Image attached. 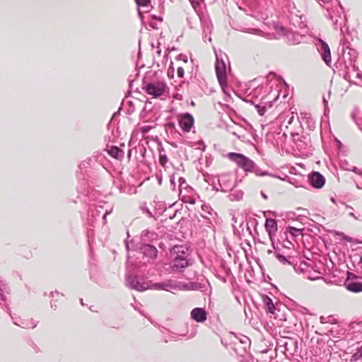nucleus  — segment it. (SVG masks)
<instances>
[{
  "label": "nucleus",
  "instance_id": "f257e3e1",
  "mask_svg": "<svg viewBox=\"0 0 362 362\" xmlns=\"http://www.w3.org/2000/svg\"><path fill=\"white\" fill-rule=\"evenodd\" d=\"M170 269L173 272H183L184 269L193 264L190 258L188 247L186 245H175L170 250Z\"/></svg>",
  "mask_w": 362,
  "mask_h": 362
},
{
  "label": "nucleus",
  "instance_id": "f03ea898",
  "mask_svg": "<svg viewBox=\"0 0 362 362\" xmlns=\"http://www.w3.org/2000/svg\"><path fill=\"white\" fill-rule=\"evenodd\" d=\"M347 55L344 54L342 58L339 60L338 64L340 71H343L344 78L350 83H355L354 78H360L361 75L358 68L356 66V52L354 49H350Z\"/></svg>",
  "mask_w": 362,
  "mask_h": 362
},
{
  "label": "nucleus",
  "instance_id": "7ed1b4c3",
  "mask_svg": "<svg viewBox=\"0 0 362 362\" xmlns=\"http://www.w3.org/2000/svg\"><path fill=\"white\" fill-rule=\"evenodd\" d=\"M227 157L247 173H252L257 176L269 175L267 171L262 170L252 160L243 154L231 152L228 153Z\"/></svg>",
  "mask_w": 362,
  "mask_h": 362
},
{
  "label": "nucleus",
  "instance_id": "20e7f679",
  "mask_svg": "<svg viewBox=\"0 0 362 362\" xmlns=\"http://www.w3.org/2000/svg\"><path fill=\"white\" fill-rule=\"evenodd\" d=\"M272 94V89L269 85L259 86L251 93L252 98L262 102V104H269V106H272V101L276 100L278 98L276 93L272 96H271Z\"/></svg>",
  "mask_w": 362,
  "mask_h": 362
},
{
  "label": "nucleus",
  "instance_id": "39448f33",
  "mask_svg": "<svg viewBox=\"0 0 362 362\" xmlns=\"http://www.w3.org/2000/svg\"><path fill=\"white\" fill-rule=\"evenodd\" d=\"M344 287L350 292L361 293L362 292V277L356 274L347 272L346 279L344 281Z\"/></svg>",
  "mask_w": 362,
  "mask_h": 362
},
{
  "label": "nucleus",
  "instance_id": "423d86ee",
  "mask_svg": "<svg viewBox=\"0 0 362 362\" xmlns=\"http://www.w3.org/2000/svg\"><path fill=\"white\" fill-rule=\"evenodd\" d=\"M168 88L164 81H155L148 83L145 87L146 93L153 98L164 95Z\"/></svg>",
  "mask_w": 362,
  "mask_h": 362
},
{
  "label": "nucleus",
  "instance_id": "0eeeda50",
  "mask_svg": "<svg viewBox=\"0 0 362 362\" xmlns=\"http://www.w3.org/2000/svg\"><path fill=\"white\" fill-rule=\"evenodd\" d=\"M218 187L216 190L222 192L231 191L235 186L236 182L234 176L231 173H223L218 177Z\"/></svg>",
  "mask_w": 362,
  "mask_h": 362
},
{
  "label": "nucleus",
  "instance_id": "6e6552de",
  "mask_svg": "<svg viewBox=\"0 0 362 362\" xmlns=\"http://www.w3.org/2000/svg\"><path fill=\"white\" fill-rule=\"evenodd\" d=\"M180 281L174 279H168L163 282L149 284L148 289L164 290L174 293L175 291H180Z\"/></svg>",
  "mask_w": 362,
  "mask_h": 362
},
{
  "label": "nucleus",
  "instance_id": "1a4fd4ad",
  "mask_svg": "<svg viewBox=\"0 0 362 362\" xmlns=\"http://www.w3.org/2000/svg\"><path fill=\"white\" fill-rule=\"evenodd\" d=\"M178 123L180 128L185 133L189 132L194 124V119L192 114L189 112L178 115Z\"/></svg>",
  "mask_w": 362,
  "mask_h": 362
},
{
  "label": "nucleus",
  "instance_id": "9d476101",
  "mask_svg": "<svg viewBox=\"0 0 362 362\" xmlns=\"http://www.w3.org/2000/svg\"><path fill=\"white\" fill-rule=\"evenodd\" d=\"M215 68L217 78L220 83V86L223 89H224V87L226 86L227 85L226 64L223 60H219V59L217 58Z\"/></svg>",
  "mask_w": 362,
  "mask_h": 362
},
{
  "label": "nucleus",
  "instance_id": "9b49d317",
  "mask_svg": "<svg viewBox=\"0 0 362 362\" xmlns=\"http://www.w3.org/2000/svg\"><path fill=\"white\" fill-rule=\"evenodd\" d=\"M202 28L203 32V40L206 42V41L211 42V37L208 36L207 34L211 33L213 25L209 16L204 14H198Z\"/></svg>",
  "mask_w": 362,
  "mask_h": 362
},
{
  "label": "nucleus",
  "instance_id": "f8f14e48",
  "mask_svg": "<svg viewBox=\"0 0 362 362\" xmlns=\"http://www.w3.org/2000/svg\"><path fill=\"white\" fill-rule=\"evenodd\" d=\"M5 308L6 310L7 313L10 315L11 317L13 323L23 329H33L35 328L37 325V322L33 320V318L28 319V320H18L16 317H14L11 315V310L10 308L6 305H5Z\"/></svg>",
  "mask_w": 362,
  "mask_h": 362
},
{
  "label": "nucleus",
  "instance_id": "ddd939ff",
  "mask_svg": "<svg viewBox=\"0 0 362 362\" xmlns=\"http://www.w3.org/2000/svg\"><path fill=\"white\" fill-rule=\"evenodd\" d=\"M316 46L322 60L326 63V64L329 65L331 63L332 58L328 45L322 40L318 39Z\"/></svg>",
  "mask_w": 362,
  "mask_h": 362
},
{
  "label": "nucleus",
  "instance_id": "4468645a",
  "mask_svg": "<svg viewBox=\"0 0 362 362\" xmlns=\"http://www.w3.org/2000/svg\"><path fill=\"white\" fill-rule=\"evenodd\" d=\"M126 285L138 291H144L148 289L149 284L146 282H139L136 277H133L129 274L126 275Z\"/></svg>",
  "mask_w": 362,
  "mask_h": 362
},
{
  "label": "nucleus",
  "instance_id": "2eb2a0df",
  "mask_svg": "<svg viewBox=\"0 0 362 362\" xmlns=\"http://www.w3.org/2000/svg\"><path fill=\"white\" fill-rule=\"evenodd\" d=\"M310 184L315 188H322L325 183V179L322 175L318 172H313L308 176Z\"/></svg>",
  "mask_w": 362,
  "mask_h": 362
},
{
  "label": "nucleus",
  "instance_id": "dca6fc26",
  "mask_svg": "<svg viewBox=\"0 0 362 362\" xmlns=\"http://www.w3.org/2000/svg\"><path fill=\"white\" fill-rule=\"evenodd\" d=\"M340 10H342V8H340ZM342 11H337L336 13H329V18L332 20L333 23V26L334 29H340L341 30V25L346 21L345 17L342 16Z\"/></svg>",
  "mask_w": 362,
  "mask_h": 362
},
{
  "label": "nucleus",
  "instance_id": "f3484780",
  "mask_svg": "<svg viewBox=\"0 0 362 362\" xmlns=\"http://www.w3.org/2000/svg\"><path fill=\"white\" fill-rule=\"evenodd\" d=\"M276 30L279 35L286 36L288 40L292 43L296 44L300 42V35L298 34L289 32L284 27L276 28Z\"/></svg>",
  "mask_w": 362,
  "mask_h": 362
},
{
  "label": "nucleus",
  "instance_id": "a211bd4d",
  "mask_svg": "<svg viewBox=\"0 0 362 362\" xmlns=\"http://www.w3.org/2000/svg\"><path fill=\"white\" fill-rule=\"evenodd\" d=\"M265 228L269 234V239L273 243V236L277 231V223L274 218H267L265 221Z\"/></svg>",
  "mask_w": 362,
  "mask_h": 362
},
{
  "label": "nucleus",
  "instance_id": "6ab92c4d",
  "mask_svg": "<svg viewBox=\"0 0 362 362\" xmlns=\"http://www.w3.org/2000/svg\"><path fill=\"white\" fill-rule=\"evenodd\" d=\"M140 250L144 256L154 259L157 257L158 250L156 247L152 245L144 244L141 246Z\"/></svg>",
  "mask_w": 362,
  "mask_h": 362
},
{
  "label": "nucleus",
  "instance_id": "aec40b11",
  "mask_svg": "<svg viewBox=\"0 0 362 362\" xmlns=\"http://www.w3.org/2000/svg\"><path fill=\"white\" fill-rule=\"evenodd\" d=\"M191 317L197 322H203L206 320V313L204 308H195L191 311Z\"/></svg>",
  "mask_w": 362,
  "mask_h": 362
},
{
  "label": "nucleus",
  "instance_id": "412c9836",
  "mask_svg": "<svg viewBox=\"0 0 362 362\" xmlns=\"http://www.w3.org/2000/svg\"><path fill=\"white\" fill-rule=\"evenodd\" d=\"M239 343L242 345V347L240 348V351L238 352V347L237 346V344H235V351L238 352V354L243 355L245 354L247 351V349L250 348V339L249 337L245 335H242L239 339Z\"/></svg>",
  "mask_w": 362,
  "mask_h": 362
},
{
  "label": "nucleus",
  "instance_id": "4be33fe9",
  "mask_svg": "<svg viewBox=\"0 0 362 362\" xmlns=\"http://www.w3.org/2000/svg\"><path fill=\"white\" fill-rule=\"evenodd\" d=\"M204 288V284L199 282L182 283L180 282V291L199 290Z\"/></svg>",
  "mask_w": 362,
  "mask_h": 362
},
{
  "label": "nucleus",
  "instance_id": "5701e85b",
  "mask_svg": "<svg viewBox=\"0 0 362 362\" xmlns=\"http://www.w3.org/2000/svg\"><path fill=\"white\" fill-rule=\"evenodd\" d=\"M96 163L95 156H93L90 158H87L83 161H81L79 164V168L81 170H86L87 168L93 167Z\"/></svg>",
  "mask_w": 362,
  "mask_h": 362
},
{
  "label": "nucleus",
  "instance_id": "b1692460",
  "mask_svg": "<svg viewBox=\"0 0 362 362\" xmlns=\"http://www.w3.org/2000/svg\"><path fill=\"white\" fill-rule=\"evenodd\" d=\"M107 152L109 155L117 159H121L124 157V151L121 148L115 146H111L107 150Z\"/></svg>",
  "mask_w": 362,
  "mask_h": 362
},
{
  "label": "nucleus",
  "instance_id": "393cba45",
  "mask_svg": "<svg viewBox=\"0 0 362 362\" xmlns=\"http://www.w3.org/2000/svg\"><path fill=\"white\" fill-rule=\"evenodd\" d=\"M263 303H264L266 310L268 313L274 314V310H275V307L273 303L272 299L267 296H264L263 297Z\"/></svg>",
  "mask_w": 362,
  "mask_h": 362
},
{
  "label": "nucleus",
  "instance_id": "a878e982",
  "mask_svg": "<svg viewBox=\"0 0 362 362\" xmlns=\"http://www.w3.org/2000/svg\"><path fill=\"white\" fill-rule=\"evenodd\" d=\"M243 197V192L241 190H235L228 194L230 201H239Z\"/></svg>",
  "mask_w": 362,
  "mask_h": 362
},
{
  "label": "nucleus",
  "instance_id": "bb28decb",
  "mask_svg": "<svg viewBox=\"0 0 362 362\" xmlns=\"http://www.w3.org/2000/svg\"><path fill=\"white\" fill-rule=\"evenodd\" d=\"M157 237V234L153 231L144 230L141 234V238L143 240H147L150 239H155Z\"/></svg>",
  "mask_w": 362,
  "mask_h": 362
},
{
  "label": "nucleus",
  "instance_id": "cd10ccee",
  "mask_svg": "<svg viewBox=\"0 0 362 362\" xmlns=\"http://www.w3.org/2000/svg\"><path fill=\"white\" fill-rule=\"evenodd\" d=\"M10 291H11V290H10V287L8 286V285L7 284L3 283L1 281V301H6V298L5 297V296L4 295L3 293L9 294Z\"/></svg>",
  "mask_w": 362,
  "mask_h": 362
},
{
  "label": "nucleus",
  "instance_id": "c85d7f7f",
  "mask_svg": "<svg viewBox=\"0 0 362 362\" xmlns=\"http://www.w3.org/2000/svg\"><path fill=\"white\" fill-rule=\"evenodd\" d=\"M286 231L291 235L293 237H297L302 233V230L296 228L295 227L289 226L287 228Z\"/></svg>",
  "mask_w": 362,
  "mask_h": 362
},
{
  "label": "nucleus",
  "instance_id": "c756f323",
  "mask_svg": "<svg viewBox=\"0 0 362 362\" xmlns=\"http://www.w3.org/2000/svg\"><path fill=\"white\" fill-rule=\"evenodd\" d=\"M203 1L204 0H190L191 4L197 13H199Z\"/></svg>",
  "mask_w": 362,
  "mask_h": 362
},
{
  "label": "nucleus",
  "instance_id": "7c9ffc66",
  "mask_svg": "<svg viewBox=\"0 0 362 362\" xmlns=\"http://www.w3.org/2000/svg\"><path fill=\"white\" fill-rule=\"evenodd\" d=\"M275 256H276V259L283 264H291L287 257H286L285 256H284L283 255H281L279 252H275Z\"/></svg>",
  "mask_w": 362,
  "mask_h": 362
},
{
  "label": "nucleus",
  "instance_id": "2f4dec72",
  "mask_svg": "<svg viewBox=\"0 0 362 362\" xmlns=\"http://www.w3.org/2000/svg\"><path fill=\"white\" fill-rule=\"evenodd\" d=\"M266 105L262 104V102L259 104L255 105V107L260 115H263L266 111Z\"/></svg>",
  "mask_w": 362,
  "mask_h": 362
},
{
  "label": "nucleus",
  "instance_id": "473e14b6",
  "mask_svg": "<svg viewBox=\"0 0 362 362\" xmlns=\"http://www.w3.org/2000/svg\"><path fill=\"white\" fill-rule=\"evenodd\" d=\"M362 358V351L361 350L359 349L355 354H354L352 356H351V361L353 362V361H358L360 358Z\"/></svg>",
  "mask_w": 362,
  "mask_h": 362
},
{
  "label": "nucleus",
  "instance_id": "72a5a7b5",
  "mask_svg": "<svg viewBox=\"0 0 362 362\" xmlns=\"http://www.w3.org/2000/svg\"><path fill=\"white\" fill-rule=\"evenodd\" d=\"M246 32L248 33L257 35H262L263 33V32L261 30L256 29V28H248Z\"/></svg>",
  "mask_w": 362,
  "mask_h": 362
},
{
  "label": "nucleus",
  "instance_id": "f704fd0d",
  "mask_svg": "<svg viewBox=\"0 0 362 362\" xmlns=\"http://www.w3.org/2000/svg\"><path fill=\"white\" fill-rule=\"evenodd\" d=\"M100 209H103V207L101 206H97L95 207V210L92 211V216H100V214H101V210Z\"/></svg>",
  "mask_w": 362,
  "mask_h": 362
},
{
  "label": "nucleus",
  "instance_id": "c9c22d12",
  "mask_svg": "<svg viewBox=\"0 0 362 362\" xmlns=\"http://www.w3.org/2000/svg\"><path fill=\"white\" fill-rule=\"evenodd\" d=\"M168 162V157L166 155H160L159 156V163L162 166H165L166 163Z\"/></svg>",
  "mask_w": 362,
  "mask_h": 362
},
{
  "label": "nucleus",
  "instance_id": "e433bc0d",
  "mask_svg": "<svg viewBox=\"0 0 362 362\" xmlns=\"http://www.w3.org/2000/svg\"><path fill=\"white\" fill-rule=\"evenodd\" d=\"M112 211V207H110L109 209H106L104 214H103V219L104 221V223H106L107 216L111 214Z\"/></svg>",
  "mask_w": 362,
  "mask_h": 362
},
{
  "label": "nucleus",
  "instance_id": "4c0bfd02",
  "mask_svg": "<svg viewBox=\"0 0 362 362\" xmlns=\"http://www.w3.org/2000/svg\"><path fill=\"white\" fill-rule=\"evenodd\" d=\"M331 318H332V316H328V317L321 316L320 317V321L321 323L325 324V323L329 322Z\"/></svg>",
  "mask_w": 362,
  "mask_h": 362
},
{
  "label": "nucleus",
  "instance_id": "58836bf2",
  "mask_svg": "<svg viewBox=\"0 0 362 362\" xmlns=\"http://www.w3.org/2000/svg\"><path fill=\"white\" fill-rule=\"evenodd\" d=\"M136 1L139 6H145L150 2L149 0H136Z\"/></svg>",
  "mask_w": 362,
  "mask_h": 362
},
{
  "label": "nucleus",
  "instance_id": "ea45409f",
  "mask_svg": "<svg viewBox=\"0 0 362 362\" xmlns=\"http://www.w3.org/2000/svg\"><path fill=\"white\" fill-rule=\"evenodd\" d=\"M185 74L184 69L181 66L178 67L177 69V75L179 78H183Z\"/></svg>",
  "mask_w": 362,
  "mask_h": 362
},
{
  "label": "nucleus",
  "instance_id": "a19ab883",
  "mask_svg": "<svg viewBox=\"0 0 362 362\" xmlns=\"http://www.w3.org/2000/svg\"><path fill=\"white\" fill-rule=\"evenodd\" d=\"M349 170L354 172L356 174L362 175V170L355 166L352 167L351 169H349Z\"/></svg>",
  "mask_w": 362,
  "mask_h": 362
},
{
  "label": "nucleus",
  "instance_id": "79ce46f5",
  "mask_svg": "<svg viewBox=\"0 0 362 362\" xmlns=\"http://www.w3.org/2000/svg\"><path fill=\"white\" fill-rule=\"evenodd\" d=\"M356 260L358 258V265L362 269V256H356L354 257Z\"/></svg>",
  "mask_w": 362,
  "mask_h": 362
},
{
  "label": "nucleus",
  "instance_id": "37998d69",
  "mask_svg": "<svg viewBox=\"0 0 362 362\" xmlns=\"http://www.w3.org/2000/svg\"><path fill=\"white\" fill-rule=\"evenodd\" d=\"M179 59L182 60L185 63L187 62V57L185 55L180 54L178 56Z\"/></svg>",
  "mask_w": 362,
  "mask_h": 362
},
{
  "label": "nucleus",
  "instance_id": "c03bdc74",
  "mask_svg": "<svg viewBox=\"0 0 362 362\" xmlns=\"http://www.w3.org/2000/svg\"><path fill=\"white\" fill-rule=\"evenodd\" d=\"M180 187H182L183 185H186L185 180L180 177H179Z\"/></svg>",
  "mask_w": 362,
  "mask_h": 362
},
{
  "label": "nucleus",
  "instance_id": "a18cd8bd",
  "mask_svg": "<svg viewBox=\"0 0 362 362\" xmlns=\"http://www.w3.org/2000/svg\"><path fill=\"white\" fill-rule=\"evenodd\" d=\"M50 306L54 310L57 309V305L56 301H54L53 299L50 301Z\"/></svg>",
  "mask_w": 362,
  "mask_h": 362
},
{
  "label": "nucleus",
  "instance_id": "49530a36",
  "mask_svg": "<svg viewBox=\"0 0 362 362\" xmlns=\"http://www.w3.org/2000/svg\"><path fill=\"white\" fill-rule=\"evenodd\" d=\"M143 210L146 213L149 217H153L151 211L148 208H143Z\"/></svg>",
  "mask_w": 362,
  "mask_h": 362
},
{
  "label": "nucleus",
  "instance_id": "de8ad7c7",
  "mask_svg": "<svg viewBox=\"0 0 362 362\" xmlns=\"http://www.w3.org/2000/svg\"><path fill=\"white\" fill-rule=\"evenodd\" d=\"M59 294V293L57 291H54L50 292L49 296L53 298L55 296H58Z\"/></svg>",
  "mask_w": 362,
  "mask_h": 362
},
{
  "label": "nucleus",
  "instance_id": "09e8293b",
  "mask_svg": "<svg viewBox=\"0 0 362 362\" xmlns=\"http://www.w3.org/2000/svg\"><path fill=\"white\" fill-rule=\"evenodd\" d=\"M170 183L171 185L173 187V189L175 187V177L174 175H172L170 177Z\"/></svg>",
  "mask_w": 362,
  "mask_h": 362
},
{
  "label": "nucleus",
  "instance_id": "8fccbe9b",
  "mask_svg": "<svg viewBox=\"0 0 362 362\" xmlns=\"http://www.w3.org/2000/svg\"><path fill=\"white\" fill-rule=\"evenodd\" d=\"M349 216L353 217L354 219H359V217H357L353 212H350Z\"/></svg>",
  "mask_w": 362,
  "mask_h": 362
},
{
  "label": "nucleus",
  "instance_id": "3c124183",
  "mask_svg": "<svg viewBox=\"0 0 362 362\" xmlns=\"http://www.w3.org/2000/svg\"><path fill=\"white\" fill-rule=\"evenodd\" d=\"M323 103L325 104V107L327 106V100L324 97L323 98Z\"/></svg>",
  "mask_w": 362,
  "mask_h": 362
},
{
  "label": "nucleus",
  "instance_id": "603ef678",
  "mask_svg": "<svg viewBox=\"0 0 362 362\" xmlns=\"http://www.w3.org/2000/svg\"><path fill=\"white\" fill-rule=\"evenodd\" d=\"M261 194H262V197H263L264 199H267V195H266L263 192H261Z\"/></svg>",
  "mask_w": 362,
  "mask_h": 362
},
{
  "label": "nucleus",
  "instance_id": "864d4df0",
  "mask_svg": "<svg viewBox=\"0 0 362 362\" xmlns=\"http://www.w3.org/2000/svg\"><path fill=\"white\" fill-rule=\"evenodd\" d=\"M232 134L235 136H237L238 138H240V136L237 134L236 132H232Z\"/></svg>",
  "mask_w": 362,
  "mask_h": 362
},
{
  "label": "nucleus",
  "instance_id": "5fc2aeb1",
  "mask_svg": "<svg viewBox=\"0 0 362 362\" xmlns=\"http://www.w3.org/2000/svg\"><path fill=\"white\" fill-rule=\"evenodd\" d=\"M357 188L362 189V184L359 185L358 184L356 185Z\"/></svg>",
  "mask_w": 362,
  "mask_h": 362
},
{
  "label": "nucleus",
  "instance_id": "6e6d98bb",
  "mask_svg": "<svg viewBox=\"0 0 362 362\" xmlns=\"http://www.w3.org/2000/svg\"><path fill=\"white\" fill-rule=\"evenodd\" d=\"M345 207H346V209H353V208H352L351 206H349V205H346V206H345Z\"/></svg>",
  "mask_w": 362,
  "mask_h": 362
},
{
  "label": "nucleus",
  "instance_id": "4d7b16f0",
  "mask_svg": "<svg viewBox=\"0 0 362 362\" xmlns=\"http://www.w3.org/2000/svg\"><path fill=\"white\" fill-rule=\"evenodd\" d=\"M357 217H359V219H358V221H362V215H358Z\"/></svg>",
  "mask_w": 362,
  "mask_h": 362
},
{
  "label": "nucleus",
  "instance_id": "13d9d810",
  "mask_svg": "<svg viewBox=\"0 0 362 362\" xmlns=\"http://www.w3.org/2000/svg\"><path fill=\"white\" fill-rule=\"evenodd\" d=\"M285 350L288 351V348L287 347V343L285 344Z\"/></svg>",
  "mask_w": 362,
  "mask_h": 362
},
{
  "label": "nucleus",
  "instance_id": "bf43d9fd",
  "mask_svg": "<svg viewBox=\"0 0 362 362\" xmlns=\"http://www.w3.org/2000/svg\"><path fill=\"white\" fill-rule=\"evenodd\" d=\"M293 118V116L290 118V119H289V121H288V123H289V124H291V121H292Z\"/></svg>",
  "mask_w": 362,
  "mask_h": 362
},
{
  "label": "nucleus",
  "instance_id": "052dcab7",
  "mask_svg": "<svg viewBox=\"0 0 362 362\" xmlns=\"http://www.w3.org/2000/svg\"><path fill=\"white\" fill-rule=\"evenodd\" d=\"M158 52V54H160V52H161V50H160V49H159V50H158V52Z\"/></svg>",
  "mask_w": 362,
  "mask_h": 362
},
{
  "label": "nucleus",
  "instance_id": "680f3d73",
  "mask_svg": "<svg viewBox=\"0 0 362 362\" xmlns=\"http://www.w3.org/2000/svg\"><path fill=\"white\" fill-rule=\"evenodd\" d=\"M139 313H140L141 315H143V313L141 312V310H139Z\"/></svg>",
  "mask_w": 362,
  "mask_h": 362
},
{
  "label": "nucleus",
  "instance_id": "e2e57ef3",
  "mask_svg": "<svg viewBox=\"0 0 362 362\" xmlns=\"http://www.w3.org/2000/svg\"><path fill=\"white\" fill-rule=\"evenodd\" d=\"M139 313H140L141 315H143V313L141 312V310H139Z\"/></svg>",
  "mask_w": 362,
  "mask_h": 362
},
{
  "label": "nucleus",
  "instance_id": "0e129e2a",
  "mask_svg": "<svg viewBox=\"0 0 362 362\" xmlns=\"http://www.w3.org/2000/svg\"><path fill=\"white\" fill-rule=\"evenodd\" d=\"M139 313H140L141 315H143V313L141 312V310H139Z\"/></svg>",
  "mask_w": 362,
  "mask_h": 362
},
{
  "label": "nucleus",
  "instance_id": "69168bd1",
  "mask_svg": "<svg viewBox=\"0 0 362 362\" xmlns=\"http://www.w3.org/2000/svg\"><path fill=\"white\" fill-rule=\"evenodd\" d=\"M361 349V351H362V346L361 347V349Z\"/></svg>",
  "mask_w": 362,
  "mask_h": 362
}]
</instances>
